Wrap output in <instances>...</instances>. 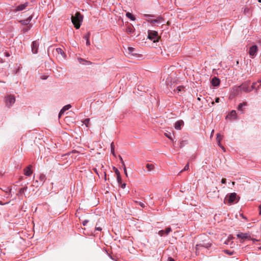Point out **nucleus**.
Segmentation results:
<instances>
[{
	"label": "nucleus",
	"mask_w": 261,
	"mask_h": 261,
	"mask_svg": "<svg viewBox=\"0 0 261 261\" xmlns=\"http://www.w3.org/2000/svg\"><path fill=\"white\" fill-rule=\"evenodd\" d=\"M94 170L95 172L96 173H97V170H96V169H94Z\"/></svg>",
	"instance_id": "obj_63"
},
{
	"label": "nucleus",
	"mask_w": 261,
	"mask_h": 261,
	"mask_svg": "<svg viewBox=\"0 0 261 261\" xmlns=\"http://www.w3.org/2000/svg\"><path fill=\"white\" fill-rule=\"evenodd\" d=\"M224 251L226 254L230 255L233 254V251H229L228 250H225Z\"/></svg>",
	"instance_id": "obj_42"
},
{
	"label": "nucleus",
	"mask_w": 261,
	"mask_h": 261,
	"mask_svg": "<svg viewBox=\"0 0 261 261\" xmlns=\"http://www.w3.org/2000/svg\"><path fill=\"white\" fill-rule=\"evenodd\" d=\"M224 152L225 151V149L224 147L221 145V146H219Z\"/></svg>",
	"instance_id": "obj_54"
},
{
	"label": "nucleus",
	"mask_w": 261,
	"mask_h": 261,
	"mask_svg": "<svg viewBox=\"0 0 261 261\" xmlns=\"http://www.w3.org/2000/svg\"><path fill=\"white\" fill-rule=\"evenodd\" d=\"M144 16L148 18L147 21L151 23L152 25L158 26L159 24L162 23L164 20L162 17L158 16L156 18H152L154 16L149 14H145Z\"/></svg>",
	"instance_id": "obj_2"
},
{
	"label": "nucleus",
	"mask_w": 261,
	"mask_h": 261,
	"mask_svg": "<svg viewBox=\"0 0 261 261\" xmlns=\"http://www.w3.org/2000/svg\"><path fill=\"white\" fill-rule=\"evenodd\" d=\"M170 231H171V227H169L166 228V230H165V235H168Z\"/></svg>",
	"instance_id": "obj_36"
},
{
	"label": "nucleus",
	"mask_w": 261,
	"mask_h": 261,
	"mask_svg": "<svg viewBox=\"0 0 261 261\" xmlns=\"http://www.w3.org/2000/svg\"><path fill=\"white\" fill-rule=\"evenodd\" d=\"M95 229V230L101 231L102 230V228L100 227L97 226V223L96 225Z\"/></svg>",
	"instance_id": "obj_44"
},
{
	"label": "nucleus",
	"mask_w": 261,
	"mask_h": 261,
	"mask_svg": "<svg viewBox=\"0 0 261 261\" xmlns=\"http://www.w3.org/2000/svg\"><path fill=\"white\" fill-rule=\"evenodd\" d=\"M250 10L248 8H245L244 10V13L246 15H248L249 14Z\"/></svg>",
	"instance_id": "obj_40"
},
{
	"label": "nucleus",
	"mask_w": 261,
	"mask_h": 261,
	"mask_svg": "<svg viewBox=\"0 0 261 261\" xmlns=\"http://www.w3.org/2000/svg\"><path fill=\"white\" fill-rule=\"evenodd\" d=\"M184 121L182 120H178L175 123L174 127L177 130L181 129V126L184 125Z\"/></svg>",
	"instance_id": "obj_16"
},
{
	"label": "nucleus",
	"mask_w": 261,
	"mask_h": 261,
	"mask_svg": "<svg viewBox=\"0 0 261 261\" xmlns=\"http://www.w3.org/2000/svg\"><path fill=\"white\" fill-rule=\"evenodd\" d=\"M165 136L168 138H169V139L172 140V135H171V133H165Z\"/></svg>",
	"instance_id": "obj_41"
},
{
	"label": "nucleus",
	"mask_w": 261,
	"mask_h": 261,
	"mask_svg": "<svg viewBox=\"0 0 261 261\" xmlns=\"http://www.w3.org/2000/svg\"><path fill=\"white\" fill-rule=\"evenodd\" d=\"M78 60L81 64L90 65L91 64V62L90 61H86L82 58H78Z\"/></svg>",
	"instance_id": "obj_23"
},
{
	"label": "nucleus",
	"mask_w": 261,
	"mask_h": 261,
	"mask_svg": "<svg viewBox=\"0 0 261 261\" xmlns=\"http://www.w3.org/2000/svg\"><path fill=\"white\" fill-rule=\"evenodd\" d=\"M31 27H32V25L30 24L29 26H28V27L25 28L23 29V32L24 33L28 32L29 30H30L31 29Z\"/></svg>",
	"instance_id": "obj_37"
},
{
	"label": "nucleus",
	"mask_w": 261,
	"mask_h": 261,
	"mask_svg": "<svg viewBox=\"0 0 261 261\" xmlns=\"http://www.w3.org/2000/svg\"><path fill=\"white\" fill-rule=\"evenodd\" d=\"M154 166L153 164H147L146 165V168L149 171L152 170L154 169Z\"/></svg>",
	"instance_id": "obj_28"
},
{
	"label": "nucleus",
	"mask_w": 261,
	"mask_h": 261,
	"mask_svg": "<svg viewBox=\"0 0 261 261\" xmlns=\"http://www.w3.org/2000/svg\"><path fill=\"white\" fill-rule=\"evenodd\" d=\"M90 36V32H88L86 35L84 36L83 38L87 41L88 40H89Z\"/></svg>",
	"instance_id": "obj_31"
},
{
	"label": "nucleus",
	"mask_w": 261,
	"mask_h": 261,
	"mask_svg": "<svg viewBox=\"0 0 261 261\" xmlns=\"http://www.w3.org/2000/svg\"><path fill=\"white\" fill-rule=\"evenodd\" d=\"M39 45L38 40L34 41L31 45L32 52L34 54H36L38 53V49Z\"/></svg>",
	"instance_id": "obj_8"
},
{
	"label": "nucleus",
	"mask_w": 261,
	"mask_h": 261,
	"mask_svg": "<svg viewBox=\"0 0 261 261\" xmlns=\"http://www.w3.org/2000/svg\"><path fill=\"white\" fill-rule=\"evenodd\" d=\"M71 106L70 104L64 106L63 107V108L60 110V112L59 113V117L60 118L61 116V115L62 114H63L66 111L69 110L70 108H71Z\"/></svg>",
	"instance_id": "obj_15"
},
{
	"label": "nucleus",
	"mask_w": 261,
	"mask_h": 261,
	"mask_svg": "<svg viewBox=\"0 0 261 261\" xmlns=\"http://www.w3.org/2000/svg\"><path fill=\"white\" fill-rule=\"evenodd\" d=\"M90 119L89 118L85 119L83 121V123L85 124L86 127H88V124L89 123Z\"/></svg>",
	"instance_id": "obj_34"
},
{
	"label": "nucleus",
	"mask_w": 261,
	"mask_h": 261,
	"mask_svg": "<svg viewBox=\"0 0 261 261\" xmlns=\"http://www.w3.org/2000/svg\"><path fill=\"white\" fill-rule=\"evenodd\" d=\"M247 105V103L246 102H243L242 103H240L238 107V110L239 111L242 112V113H243V107L244 106H246Z\"/></svg>",
	"instance_id": "obj_22"
},
{
	"label": "nucleus",
	"mask_w": 261,
	"mask_h": 261,
	"mask_svg": "<svg viewBox=\"0 0 261 261\" xmlns=\"http://www.w3.org/2000/svg\"><path fill=\"white\" fill-rule=\"evenodd\" d=\"M86 45H87V46H89V45H90V41H89V40H87V41H86Z\"/></svg>",
	"instance_id": "obj_56"
},
{
	"label": "nucleus",
	"mask_w": 261,
	"mask_h": 261,
	"mask_svg": "<svg viewBox=\"0 0 261 261\" xmlns=\"http://www.w3.org/2000/svg\"><path fill=\"white\" fill-rule=\"evenodd\" d=\"M258 43H259V44H261V40H259V41H258Z\"/></svg>",
	"instance_id": "obj_64"
},
{
	"label": "nucleus",
	"mask_w": 261,
	"mask_h": 261,
	"mask_svg": "<svg viewBox=\"0 0 261 261\" xmlns=\"http://www.w3.org/2000/svg\"><path fill=\"white\" fill-rule=\"evenodd\" d=\"M216 139H217V141H218V140H220V141H221V140H222V137L220 134L218 133L217 134Z\"/></svg>",
	"instance_id": "obj_43"
},
{
	"label": "nucleus",
	"mask_w": 261,
	"mask_h": 261,
	"mask_svg": "<svg viewBox=\"0 0 261 261\" xmlns=\"http://www.w3.org/2000/svg\"><path fill=\"white\" fill-rule=\"evenodd\" d=\"M189 163H188L184 167V168L181 170L179 173H181L182 172L184 171H187L189 169Z\"/></svg>",
	"instance_id": "obj_35"
},
{
	"label": "nucleus",
	"mask_w": 261,
	"mask_h": 261,
	"mask_svg": "<svg viewBox=\"0 0 261 261\" xmlns=\"http://www.w3.org/2000/svg\"><path fill=\"white\" fill-rule=\"evenodd\" d=\"M237 237L242 239H248L249 237H250V236L248 233H240L237 234Z\"/></svg>",
	"instance_id": "obj_20"
},
{
	"label": "nucleus",
	"mask_w": 261,
	"mask_h": 261,
	"mask_svg": "<svg viewBox=\"0 0 261 261\" xmlns=\"http://www.w3.org/2000/svg\"><path fill=\"white\" fill-rule=\"evenodd\" d=\"M54 53L57 56H61L63 58L65 59L66 55L63 50L61 48H56L54 51Z\"/></svg>",
	"instance_id": "obj_10"
},
{
	"label": "nucleus",
	"mask_w": 261,
	"mask_h": 261,
	"mask_svg": "<svg viewBox=\"0 0 261 261\" xmlns=\"http://www.w3.org/2000/svg\"><path fill=\"white\" fill-rule=\"evenodd\" d=\"M214 133V130H212V132H211V137H212L213 135V134Z\"/></svg>",
	"instance_id": "obj_59"
},
{
	"label": "nucleus",
	"mask_w": 261,
	"mask_h": 261,
	"mask_svg": "<svg viewBox=\"0 0 261 261\" xmlns=\"http://www.w3.org/2000/svg\"><path fill=\"white\" fill-rule=\"evenodd\" d=\"M135 50V48L132 47H128V53L130 55H134V51Z\"/></svg>",
	"instance_id": "obj_29"
},
{
	"label": "nucleus",
	"mask_w": 261,
	"mask_h": 261,
	"mask_svg": "<svg viewBox=\"0 0 261 261\" xmlns=\"http://www.w3.org/2000/svg\"><path fill=\"white\" fill-rule=\"evenodd\" d=\"M117 182H118V183L119 184H122V179L121 178L120 175L117 176Z\"/></svg>",
	"instance_id": "obj_39"
},
{
	"label": "nucleus",
	"mask_w": 261,
	"mask_h": 261,
	"mask_svg": "<svg viewBox=\"0 0 261 261\" xmlns=\"http://www.w3.org/2000/svg\"><path fill=\"white\" fill-rule=\"evenodd\" d=\"M126 187V184L125 183H122L121 184V187L122 188V189H124Z\"/></svg>",
	"instance_id": "obj_48"
},
{
	"label": "nucleus",
	"mask_w": 261,
	"mask_h": 261,
	"mask_svg": "<svg viewBox=\"0 0 261 261\" xmlns=\"http://www.w3.org/2000/svg\"><path fill=\"white\" fill-rule=\"evenodd\" d=\"M242 93V90L240 86H235L232 88L231 94L233 96L240 95Z\"/></svg>",
	"instance_id": "obj_7"
},
{
	"label": "nucleus",
	"mask_w": 261,
	"mask_h": 261,
	"mask_svg": "<svg viewBox=\"0 0 261 261\" xmlns=\"http://www.w3.org/2000/svg\"><path fill=\"white\" fill-rule=\"evenodd\" d=\"M165 83L168 88H172V86L174 82L172 81V78L171 76H168L166 80Z\"/></svg>",
	"instance_id": "obj_14"
},
{
	"label": "nucleus",
	"mask_w": 261,
	"mask_h": 261,
	"mask_svg": "<svg viewBox=\"0 0 261 261\" xmlns=\"http://www.w3.org/2000/svg\"><path fill=\"white\" fill-rule=\"evenodd\" d=\"M28 5H29L28 2H25L24 4L19 5V6H18L16 7L15 9L14 10V11L18 12V11H22L24 9H25L26 8V7L27 6H28Z\"/></svg>",
	"instance_id": "obj_12"
},
{
	"label": "nucleus",
	"mask_w": 261,
	"mask_h": 261,
	"mask_svg": "<svg viewBox=\"0 0 261 261\" xmlns=\"http://www.w3.org/2000/svg\"><path fill=\"white\" fill-rule=\"evenodd\" d=\"M168 261H174V260L171 257H169L168 258Z\"/></svg>",
	"instance_id": "obj_53"
},
{
	"label": "nucleus",
	"mask_w": 261,
	"mask_h": 261,
	"mask_svg": "<svg viewBox=\"0 0 261 261\" xmlns=\"http://www.w3.org/2000/svg\"><path fill=\"white\" fill-rule=\"evenodd\" d=\"M241 216L243 218L245 219H246V218L245 217H244L242 214L241 215Z\"/></svg>",
	"instance_id": "obj_61"
},
{
	"label": "nucleus",
	"mask_w": 261,
	"mask_h": 261,
	"mask_svg": "<svg viewBox=\"0 0 261 261\" xmlns=\"http://www.w3.org/2000/svg\"><path fill=\"white\" fill-rule=\"evenodd\" d=\"M83 19V16L80 12H76L74 16H72V22L76 29L80 28Z\"/></svg>",
	"instance_id": "obj_1"
},
{
	"label": "nucleus",
	"mask_w": 261,
	"mask_h": 261,
	"mask_svg": "<svg viewBox=\"0 0 261 261\" xmlns=\"http://www.w3.org/2000/svg\"><path fill=\"white\" fill-rule=\"evenodd\" d=\"M258 209H259V215H261V205H259Z\"/></svg>",
	"instance_id": "obj_52"
},
{
	"label": "nucleus",
	"mask_w": 261,
	"mask_h": 261,
	"mask_svg": "<svg viewBox=\"0 0 261 261\" xmlns=\"http://www.w3.org/2000/svg\"><path fill=\"white\" fill-rule=\"evenodd\" d=\"M119 158L120 160V162H121V163L122 164L124 163L123 161V159L122 158V157L120 156V155H119Z\"/></svg>",
	"instance_id": "obj_50"
},
{
	"label": "nucleus",
	"mask_w": 261,
	"mask_h": 261,
	"mask_svg": "<svg viewBox=\"0 0 261 261\" xmlns=\"http://www.w3.org/2000/svg\"><path fill=\"white\" fill-rule=\"evenodd\" d=\"M88 222H89V221H88V220H85L83 222V225L84 226L86 225Z\"/></svg>",
	"instance_id": "obj_46"
},
{
	"label": "nucleus",
	"mask_w": 261,
	"mask_h": 261,
	"mask_svg": "<svg viewBox=\"0 0 261 261\" xmlns=\"http://www.w3.org/2000/svg\"><path fill=\"white\" fill-rule=\"evenodd\" d=\"M257 82H254L252 83V85L251 86V87L250 88L252 90H257L259 87V86H258L257 87H256V84Z\"/></svg>",
	"instance_id": "obj_30"
},
{
	"label": "nucleus",
	"mask_w": 261,
	"mask_h": 261,
	"mask_svg": "<svg viewBox=\"0 0 261 261\" xmlns=\"http://www.w3.org/2000/svg\"><path fill=\"white\" fill-rule=\"evenodd\" d=\"M258 51V47L257 45H253L249 48V54L251 57H255L256 56L257 51Z\"/></svg>",
	"instance_id": "obj_9"
},
{
	"label": "nucleus",
	"mask_w": 261,
	"mask_h": 261,
	"mask_svg": "<svg viewBox=\"0 0 261 261\" xmlns=\"http://www.w3.org/2000/svg\"><path fill=\"white\" fill-rule=\"evenodd\" d=\"M124 174L125 175L127 176V171H126V167H124Z\"/></svg>",
	"instance_id": "obj_51"
},
{
	"label": "nucleus",
	"mask_w": 261,
	"mask_h": 261,
	"mask_svg": "<svg viewBox=\"0 0 261 261\" xmlns=\"http://www.w3.org/2000/svg\"><path fill=\"white\" fill-rule=\"evenodd\" d=\"M111 153L114 155L115 156V145L114 142H112L111 144Z\"/></svg>",
	"instance_id": "obj_27"
},
{
	"label": "nucleus",
	"mask_w": 261,
	"mask_h": 261,
	"mask_svg": "<svg viewBox=\"0 0 261 261\" xmlns=\"http://www.w3.org/2000/svg\"><path fill=\"white\" fill-rule=\"evenodd\" d=\"M122 167H123V169H124V167H125V165L124 163H122Z\"/></svg>",
	"instance_id": "obj_60"
},
{
	"label": "nucleus",
	"mask_w": 261,
	"mask_h": 261,
	"mask_svg": "<svg viewBox=\"0 0 261 261\" xmlns=\"http://www.w3.org/2000/svg\"><path fill=\"white\" fill-rule=\"evenodd\" d=\"M226 182V179H225V178H222V180H221V183L222 184H225Z\"/></svg>",
	"instance_id": "obj_49"
},
{
	"label": "nucleus",
	"mask_w": 261,
	"mask_h": 261,
	"mask_svg": "<svg viewBox=\"0 0 261 261\" xmlns=\"http://www.w3.org/2000/svg\"><path fill=\"white\" fill-rule=\"evenodd\" d=\"M217 143L219 146H221V145H222L221 143V141H220V140H218V141H217Z\"/></svg>",
	"instance_id": "obj_58"
},
{
	"label": "nucleus",
	"mask_w": 261,
	"mask_h": 261,
	"mask_svg": "<svg viewBox=\"0 0 261 261\" xmlns=\"http://www.w3.org/2000/svg\"><path fill=\"white\" fill-rule=\"evenodd\" d=\"M219 100H220L219 98V97H217L215 99V102H219Z\"/></svg>",
	"instance_id": "obj_57"
},
{
	"label": "nucleus",
	"mask_w": 261,
	"mask_h": 261,
	"mask_svg": "<svg viewBox=\"0 0 261 261\" xmlns=\"http://www.w3.org/2000/svg\"><path fill=\"white\" fill-rule=\"evenodd\" d=\"M134 31V29L133 27L128 26L126 29V32L129 34L132 33Z\"/></svg>",
	"instance_id": "obj_24"
},
{
	"label": "nucleus",
	"mask_w": 261,
	"mask_h": 261,
	"mask_svg": "<svg viewBox=\"0 0 261 261\" xmlns=\"http://www.w3.org/2000/svg\"><path fill=\"white\" fill-rule=\"evenodd\" d=\"M257 82V83H260V85L261 86V80H258Z\"/></svg>",
	"instance_id": "obj_62"
},
{
	"label": "nucleus",
	"mask_w": 261,
	"mask_h": 261,
	"mask_svg": "<svg viewBox=\"0 0 261 261\" xmlns=\"http://www.w3.org/2000/svg\"><path fill=\"white\" fill-rule=\"evenodd\" d=\"M113 169L117 176L120 175V172L119 171L118 169L117 168H116L115 167H113Z\"/></svg>",
	"instance_id": "obj_33"
},
{
	"label": "nucleus",
	"mask_w": 261,
	"mask_h": 261,
	"mask_svg": "<svg viewBox=\"0 0 261 261\" xmlns=\"http://www.w3.org/2000/svg\"><path fill=\"white\" fill-rule=\"evenodd\" d=\"M33 18V16L32 15L30 16L28 18H27L25 19L21 20L20 21V22L22 25H28L30 23V21H31L32 19Z\"/></svg>",
	"instance_id": "obj_19"
},
{
	"label": "nucleus",
	"mask_w": 261,
	"mask_h": 261,
	"mask_svg": "<svg viewBox=\"0 0 261 261\" xmlns=\"http://www.w3.org/2000/svg\"><path fill=\"white\" fill-rule=\"evenodd\" d=\"M175 92H177V93L179 95L181 96L183 93L185 92V88L182 86H180L177 87L176 89L174 90Z\"/></svg>",
	"instance_id": "obj_13"
},
{
	"label": "nucleus",
	"mask_w": 261,
	"mask_h": 261,
	"mask_svg": "<svg viewBox=\"0 0 261 261\" xmlns=\"http://www.w3.org/2000/svg\"><path fill=\"white\" fill-rule=\"evenodd\" d=\"M11 191V188H10V187H8L7 188V189H6V193H9Z\"/></svg>",
	"instance_id": "obj_47"
},
{
	"label": "nucleus",
	"mask_w": 261,
	"mask_h": 261,
	"mask_svg": "<svg viewBox=\"0 0 261 261\" xmlns=\"http://www.w3.org/2000/svg\"><path fill=\"white\" fill-rule=\"evenodd\" d=\"M148 38L152 41L153 42L158 41L159 39V36L158 35V32L155 31L149 30L148 31Z\"/></svg>",
	"instance_id": "obj_3"
},
{
	"label": "nucleus",
	"mask_w": 261,
	"mask_h": 261,
	"mask_svg": "<svg viewBox=\"0 0 261 261\" xmlns=\"http://www.w3.org/2000/svg\"><path fill=\"white\" fill-rule=\"evenodd\" d=\"M126 16L127 18H129L132 20H135V17L130 13L127 12L126 14Z\"/></svg>",
	"instance_id": "obj_26"
},
{
	"label": "nucleus",
	"mask_w": 261,
	"mask_h": 261,
	"mask_svg": "<svg viewBox=\"0 0 261 261\" xmlns=\"http://www.w3.org/2000/svg\"><path fill=\"white\" fill-rule=\"evenodd\" d=\"M250 83V81H246L240 85L242 92L244 91L246 93H249L252 91V89L249 87Z\"/></svg>",
	"instance_id": "obj_6"
},
{
	"label": "nucleus",
	"mask_w": 261,
	"mask_h": 261,
	"mask_svg": "<svg viewBox=\"0 0 261 261\" xmlns=\"http://www.w3.org/2000/svg\"><path fill=\"white\" fill-rule=\"evenodd\" d=\"M237 194L236 193H231L230 194H229V195H227L225 199H224V203H229V204H231L233 202L235 201L236 198H237Z\"/></svg>",
	"instance_id": "obj_5"
},
{
	"label": "nucleus",
	"mask_w": 261,
	"mask_h": 261,
	"mask_svg": "<svg viewBox=\"0 0 261 261\" xmlns=\"http://www.w3.org/2000/svg\"><path fill=\"white\" fill-rule=\"evenodd\" d=\"M32 166L29 165L25 168L23 169L24 174L27 176H30L32 173L33 171L32 170Z\"/></svg>",
	"instance_id": "obj_11"
},
{
	"label": "nucleus",
	"mask_w": 261,
	"mask_h": 261,
	"mask_svg": "<svg viewBox=\"0 0 261 261\" xmlns=\"http://www.w3.org/2000/svg\"><path fill=\"white\" fill-rule=\"evenodd\" d=\"M237 116V112L235 110H232L230 113L227 116V117H230L231 119H235Z\"/></svg>",
	"instance_id": "obj_21"
},
{
	"label": "nucleus",
	"mask_w": 261,
	"mask_h": 261,
	"mask_svg": "<svg viewBox=\"0 0 261 261\" xmlns=\"http://www.w3.org/2000/svg\"><path fill=\"white\" fill-rule=\"evenodd\" d=\"M224 152L225 151V149L224 147L221 145V146H219Z\"/></svg>",
	"instance_id": "obj_55"
},
{
	"label": "nucleus",
	"mask_w": 261,
	"mask_h": 261,
	"mask_svg": "<svg viewBox=\"0 0 261 261\" xmlns=\"http://www.w3.org/2000/svg\"><path fill=\"white\" fill-rule=\"evenodd\" d=\"M139 205H140L142 207H144L145 206V204L142 202H137Z\"/></svg>",
	"instance_id": "obj_45"
},
{
	"label": "nucleus",
	"mask_w": 261,
	"mask_h": 261,
	"mask_svg": "<svg viewBox=\"0 0 261 261\" xmlns=\"http://www.w3.org/2000/svg\"><path fill=\"white\" fill-rule=\"evenodd\" d=\"M28 189V187H25L24 188H20L19 189V192L20 194H21L22 193H24L25 191H26Z\"/></svg>",
	"instance_id": "obj_32"
},
{
	"label": "nucleus",
	"mask_w": 261,
	"mask_h": 261,
	"mask_svg": "<svg viewBox=\"0 0 261 261\" xmlns=\"http://www.w3.org/2000/svg\"><path fill=\"white\" fill-rule=\"evenodd\" d=\"M39 180L40 182L43 184L46 180V176L44 174H41L39 175Z\"/></svg>",
	"instance_id": "obj_25"
},
{
	"label": "nucleus",
	"mask_w": 261,
	"mask_h": 261,
	"mask_svg": "<svg viewBox=\"0 0 261 261\" xmlns=\"http://www.w3.org/2000/svg\"><path fill=\"white\" fill-rule=\"evenodd\" d=\"M220 81L219 79L217 77H214L212 79L211 81L212 85L213 86L216 87L220 85Z\"/></svg>",
	"instance_id": "obj_17"
},
{
	"label": "nucleus",
	"mask_w": 261,
	"mask_h": 261,
	"mask_svg": "<svg viewBox=\"0 0 261 261\" xmlns=\"http://www.w3.org/2000/svg\"><path fill=\"white\" fill-rule=\"evenodd\" d=\"M211 246V243H203V244H199L196 245V251L200 248V247H203L206 248H208Z\"/></svg>",
	"instance_id": "obj_18"
},
{
	"label": "nucleus",
	"mask_w": 261,
	"mask_h": 261,
	"mask_svg": "<svg viewBox=\"0 0 261 261\" xmlns=\"http://www.w3.org/2000/svg\"><path fill=\"white\" fill-rule=\"evenodd\" d=\"M158 234L161 237H163L165 234V230H161L159 231Z\"/></svg>",
	"instance_id": "obj_38"
},
{
	"label": "nucleus",
	"mask_w": 261,
	"mask_h": 261,
	"mask_svg": "<svg viewBox=\"0 0 261 261\" xmlns=\"http://www.w3.org/2000/svg\"><path fill=\"white\" fill-rule=\"evenodd\" d=\"M15 102V97L13 95H9L5 97L6 105L8 107H11Z\"/></svg>",
	"instance_id": "obj_4"
}]
</instances>
